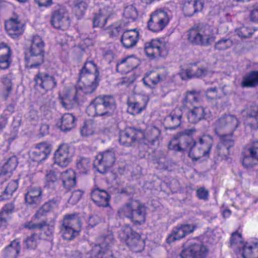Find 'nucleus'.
Segmentation results:
<instances>
[{
    "label": "nucleus",
    "instance_id": "f257e3e1",
    "mask_svg": "<svg viewBox=\"0 0 258 258\" xmlns=\"http://www.w3.org/2000/svg\"><path fill=\"white\" fill-rule=\"evenodd\" d=\"M99 74L97 65L94 61H86L80 72L79 81L83 83V86L68 89L64 96L60 98L62 106L69 110L83 103L85 98L83 93H92L98 86Z\"/></svg>",
    "mask_w": 258,
    "mask_h": 258
},
{
    "label": "nucleus",
    "instance_id": "f03ea898",
    "mask_svg": "<svg viewBox=\"0 0 258 258\" xmlns=\"http://www.w3.org/2000/svg\"><path fill=\"white\" fill-rule=\"evenodd\" d=\"M116 108V101L112 95H99L90 101L86 111L90 116L106 119L112 116Z\"/></svg>",
    "mask_w": 258,
    "mask_h": 258
},
{
    "label": "nucleus",
    "instance_id": "7ed1b4c3",
    "mask_svg": "<svg viewBox=\"0 0 258 258\" xmlns=\"http://www.w3.org/2000/svg\"><path fill=\"white\" fill-rule=\"evenodd\" d=\"M44 42L39 36L33 37L31 46L25 57L26 68H37L44 62Z\"/></svg>",
    "mask_w": 258,
    "mask_h": 258
},
{
    "label": "nucleus",
    "instance_id": "20e7f679",
    "mask_svg": "<svg viewBox=\"0 0 258 258\" xmlns=\"http://www.w3.org/2000/svg\"><path fill=\"white\" fill-rule=\"evenodd\" d=\"M187 38L193 45L207 47L215 41L216 37L208 25L201 24L189 30Z\"/></svg>",
    "mask_w": 258,
    "mask_h": 258
},
{
    "label": "nucleus",
    "instance_id": "39448f33",
    "mask_svg": "<svg viewBox=\"0 0 258 258\" xmlns=\"http://www.w3.org/2000/svg\"><path fill=\"white\" fill-rule=\"evenodd\" d=\"M118 238L134 252H141L144 249V240L141 238L139 233L128 225H125L118 231Z\"/></svg>",
    "mask_w": 258,
    "mask_h": 258
},
{
    "label": "nucleus",
    "instance_id": "423d86ee",
    "mask_svg": "<svg viewBox=\"0 0 258 258\" xmlns=\"http://www.w3.org/2000/svg\"><path fill=\"white\" fill-rule=\"evenodd\" d=\"M170 19L168 11L162 9H157L150 15L148 27L154 32L162 31L168 25Z\"/></svg>",
    "mask_w": 258,
    "mask_h": 258
},
{
    "label": "nucleus",
    "instance_id": "0eeeda50",
    "mask_svg": "<svg viewBox=\"0 0 258 258\" xmlns=\"http://www.w3.org/2000/svg\"><path fill=\"white\" fill-rule=\"evenodd\" d=\"M145 138L144 131L135 126H127L119 132L118 141L124 147H132L137 141Z\"/></svg>",
    "mask_w": 258,
    "mask_h": 258
},
{
    "label": "nucleus",
    "instance_id": "6e6552de",
    "mask_svg": "<svg viewBox=\"0 0 258 258\" xmlns=\"http://www.w3.org/2000/svg\"><path fill=\"white\" fill-rule=\"evenodd\" d=\"M213 144V138L209 135H204L199 138L198 142L196 141V148L190 152V155L194 157L195 161L202 157L208 158Z\"/></svg>",
    "mask_w": 258,
    "mask_h": 258
},
{
    "label": "nucleus",
    "instance_id": "1a4fd4ad",
    "mask_svg": "<svg viewBox=\"0 0 258 258\" xmlns=\"http://www.w3.org/2000/svg\"><path fill=\"white\" fill-rule=\"evenodd\" d=\"M116 159L115 153L112 149L100 153L96 156L94 166L101 174L107 173L114 164Z\"/></svg>",
    "mask_w": 258,
    "mask_h": 258
},
{
    "label": "nucleus",
    "instance_id": "9d476101",
    "mask_svg": "<svg viewBox=\"0 0 258 258\" xmlns=\"http://www.w3.org/2000/svg\"><path fill=\"white\" fill-rule=\"evenodd\" d=\"M208 249L200 241H191L185 244L180 253L181 258H206Z\"/></svg>",
    "mask_w": 258,
    "mask_h": 258
},
{
    "label": "nucleus",
    "instance_id": "9b49d317",
    "mask_svg": "<svg viewBox=\"0 0 258 258\" xmlns=\"http://www.w3.org/2000/svg\"><path fill=\"white\" fill-rule=\"evenodd\" d=\"M50 22L54 28L66 30L71 24L68 11L62 6H56L51 13Z\"/></svg>",
    "mask_w": 258,
    "mask_h": 258
},
{
    "label": "nucleus",
    "instance_id": "f8f14e48",
    "mask_svg": "<svg viewBox=\"0 0 258 258\" xmlns=\"http://www.w3.org/2000/svg\"><path fill=\"white\" fill-rule=\"evenodd\" d=\"M144 52L151 58L157 57H165L168 50L164 42L159 39H152L145 43Z\"/></svg>",
    "mask_w": 258,
    "mask_h": 258
},
{
    "label": "nucleus",
    "instance_id": "ddd939ff",
    "mask_svg": "<svg viewBox=\"0 0 258 258\" xmlns=\"http://www.w3.org/2000/svg\"><path fill=\"white\" fill-rule=\"evenodd\" d=\"M34 81L36 89H41L45 92L53 89L57 85L55 76L45 72H39L35 75Z\"/></svg>",
    "mask_w": 258,
    "mask_h": 258
},
{
    "label": "nucleus",
    "instance_id": "4468645a",
    "mask_svg": "<svg viewBox=\"0 0 258 258\" xmlns=\"http://www.w3.org/2000/svg\"><path fill=\"white\" fill-rule=\"evenodd\" d=\"M211 117V111L202 106H194L187 113L188 121L191 124H196L203 120H209Z\"/></svg>",
    "mask_w": 258,
    "mask_h": 258
},
{
    "label": "nucleus",
    "instance_id": "2eb2a0df",
    "mask_svg": "<svg viewBox=\"0 0 258 258\" xmlns=\"http://www.w3.org/2000/svg\"><path fill=\"white\" fill-rule=\"evenodd\" d=\"M72 156L69 145L67 144H61L54 154V164L66 167L71 162Z\"/></svg>",
    "mask_w": 258,
    "mask_h": 258
},
{
    "label": "nucleus",
    "instance_id": "dca6fc26",
    "mask_svg": "<svg viewBox=\"0 0 258 258\" xmlns=\"http://www.w3.org/2000/svg\"><path fill=\"white\" fill-rule=\"evenodd\" d=\"M36 219H33L30 221H27L23 224V227L27 229L39 230L43 232L44 234L49 239L52 238L53 233L54 226L48 223L47 220H42L39 222H35Z\"/></svg>",
    "mask_w": 258,
    "mask_h": 258
},
{
    "label": "nucleus",
    "instance_id": "f3484780",
    "mask_svg": "<svg viewBox=\"0 0 258 258\" xmlns=\"http://www.w3.org/2000/svg\"><path fill=\"white\" fill-rule=\"evenodd\" d=\"M239 124L238 118L234 115L225 114L219 118L215 122V131L221 130H228L234 132Z\"/></svg>",
    "mask_w": 258,
    "mask_h": 258
},
{
    "label": "nucleus",
    "instance_id": "a211bd4d",
    "mask_svg": "<svg viewBox=\"0 0 258 258\" xmlns=\"http://www.w3.org/2000/svg\"><path fill=\"white\" fill-rule=\"evenodd\" d=\"M182 112L180 108H175L164 120L163 125L165 130H174L181 124Z\"/></svg>",
    "mask_w": 258,
    "mask_h": 258
},
{
    "label": "nucleus",
    "instance_id": "6ab92c4d",
    "mask_svg": "<svg viewBox=\"0 0 258 258\" xmlns=\"http://www.w3.org/2000/svg\"><path fill=\"white\" fill-rule=\"evenodd\" d=\"M90 196L92 200L98 207L109 206L110 196L106 190L99 187L95 188L92 190Z\"/></svg>",
    "mask_w": 258,
    "mask_h": 258
},
{
    "label": "nucleus",
    "instance_id": "aec40b11",
    "mask_svg": "<svg viewBox=\"0 0 258 258\" xmlns=\"http://www.w3.org/2000/svg\"><path fill=\"white\" fill-rule=\"evenodd\" d=\"M5 29L9 35L14 39L18 38L24 31L23 25L17 18H11L5 23Z\"/></svg>",
    "mask_w": 258,
    "mask_h": 258
},
{
    "label": "nucleus",
    "instance_id": "412c9836",
    "mask_svg": "<svg viewBox=\"0 0 258 258\" xmlns=\"http://www.w3.org/2000/svg\"><path fill=\"white\" fill-rule=\"evenodd\" d=\"M139 37V33L136 29L125 31L120 38L122 46L130 49L134 47L137 43Z\"/></svg>",
    "mask_w": 258,
    "mask_h": 258
},
{
    "label": "nucleus",
    "instance_id": "4be33fe9",
    "mask_svg": "<svg viewBox=\"0 0 258 258\" xmlns=\"http://www.w3.org/2000/svg\"><path fill=\"white\" fill-rule=\"evenodd\" d=\"M114 240L113 236L111 233L101 237V243L96 244L93 246L91 251V255H97L101 254L102 251L109 250Z\"/></svg>",
    "mask_w": 258,
    "mask_h": 258
},
{
    "label": "nucleus",
    "instance_id": "5701e85b",
    "mask_svg": "<svg viewBox=\"0 0 258 258\" xmlns=\"http://www.w3.org/2000/svg\"><path fill=\"white\" fill-rule=\"evenodd\" d=\"M42 191L40 187H32L25 194L26 203L32 207L40 204L42 201Z\"/></svg>",
    "mask_w": 258,
    "mask_h": 258
},
{
    "label": "nucleus",
    "instance_id": "b1692460",
    "mask_svg": "<svg viewBox=\"0 0 258 258\" xmlns=\"http://www.w3.org/2000/svg\"><path fill=\"white\" fill-rule=\"evenodd\" d=\"M166 78V75L165 73L150 72L146 74L143 79V81L146 86L150 88H153L155 85L165 80Z\"/></svg>",
    "mask_w": 258,
    "mask_h": 258
},
{
    "label": "nucleus",
    "instance_id": "393cba45",
    "mask_svg": "<svg viewBox=\"0 0 258 258\" xmlns=\"http://www.w3.org/2000/svg\"><path fill=\"white\" fill-rule=\"evenodd\" d=\"M20 250V241L18 239H15L3 249L2 258H17Z\"/></svg>",
    "mask_w": 258,
    "mask_h": 258
},
{
    "label": "nucleus",
    "instance_id": "a878e982",
    "mask_svg": "<svg viewBox=\"0 0 258 258\" xmlns=\"http://www.w3.org/2000/svg\"><path fill=\"white\" fill-rule=\"evenodd\" d=\"M133 210L130 219L135 225H141L146 219V207L137 201V205Z\"/></svg>",
    "mask_w": 258,
    "mask_h": 258
},
{
    "label": "nucleus",
    "instance_id": "bb28decb",
    "mask_svg": "<svg viewBox=\"0 0 258 258\" xmlns=\"http://www.w3.org/2000/svg\"><path fill=\"white\" fill-rule=\"evenodd\" d=\"M126 104L127 112L133 115L141 113L142 111L146 108L147 105V103L138 100L134 97L128 98Z\"/></svg>",
    "mask_w": 258,
    "mask_h": 258
},
{
    "label": "nucleus",
    "instance_id": "cd10ccee",
    "mask_svg": "<svg viewBox=\"0 0 258 258\" xmlns=\"http://www.w3.org/2000/svg\"><path fill=\"white\" fill-rule=\"evenodd\" d=\"M138 66V61L135 58L127 57L122 59L116 66V71L121 73H125L136 69Z\"/></svg>",
    "mask_w": 258,
    "mask_h": 258
},
{
    "label": "nucleus",
    "instance_id": "c85d7f7f",
    "mask_svg": "<svg viewBox=\"0 0 258 258\" xmlns=\"http://www.w3.org/2000/svg\"><path fill=\"white\" fill-rule=\"evenodd\" d=\"M60 201L58 198H53L44 204L41 208L33 216V219L38 220L41 216H44L46 213L57 208Z\"/></svg>",
    "mask_w": 258,
    "mask_h": 258
},
{
    "label": "nucleus",
    "instance_id": "c756f323",
    "mask_svg": "<svg viewBox=\"0 0 258 258\" xmlns=\"http://www.w3.org/2000/svg\"><path fill=\"white\" fill-rule=\"evenodd\" d=\"M203 7V4L200 1H189L184 4L182 11L185 16L190 17L201 11Z\"/></svg>",
    "mask_w": 258,
    "mask_h": 258
},
{
    "label": "nucleus",
    "instance_id": "7c9ffc66",
    "mask_svg": "<svg viewBox=\"0 0 258 258\" xmlns=\"http://www.w3.org/2000/svg\"><path fill=\"white\" fill-rule=\"evenodd\" d=\"M62 223L80 231L81 230L82 222L78 213H74L66 214L63 216Z\"/></svg>",
    "mask_w": 258,
    "mask_h": 258
},
{
    "label": "nucleus",
    "instance_id": "2f4dec72",
    "mask_svg": "<svg viewBox=\"0 0 258 258\" xmlns=\"http://www.w3.org/2000/svg\"><path fill=\"white\" fill-rule=\"evenodd\" d=\"M77 118L72 113H64L61 117L59 128L61 131L66 132L75 128Z\"/></svg>",
    "mask_w": 258,
    "mask_h": 258
},
{
    "label": "nucleus",
    "instance_id": "473e14b6",
    "mask_svg": "<svg viewBox=\"0 0 258 258\" xmlns=\"http://www.w3.org/2000/svg\"><path fill=\"white\" fill-rule=\"evenodd\" d=\"M61 179L64 187L68 190H71L76 184V173L71 169L61 173Z\"/></svg>",
    "mask_w": 258,
    "mask_h": 258
},
{
    "label": "nucleus",
    "instance_id": "72a5a7b5",
    "mask_svg": "<svg viewBox=\"0 0 258 258\" xmlns=\"http://www.w3.org/2000/svg\"><path fill=\"white\" fill-rule=\"evenodd\" d=\"M58 184V173L53 170L49 171L45 175L44 187L53 190Z\"/></svg>",
    "mask_w": 258,
    "mask_h": 258
},
{
    "label": "nucleus",
    "instance_id": "f704fd0d",
    "mask_svg": "<svg viewBox=\"0 0 258 258\" xmlns=\"http://www.w3.org/2000/svg\"><path fill=\"white\" fill-rule=\"evenodd\" d=\"M243 258H258V241L251 244L246 243L242 249Z\"/></svg>",
    "mask_w": 258,
    "mask_h": 258
},
{
    "label": "nucleus",
    "instance_id": "c9c22d12",
    "mask_svg": "<svg viewBox=\"0 0 258 258\" xmlns=\"http://www.w3.org/2000/svg\"><path fill=\"white\" fill-rule=\"evenodd\" d=\"M18 163L17 157L15 155L5 159L2 167V173L4 175L11 174L16 168Z\"/></svg>",
    "mask_w": 258,
    "mask_h": 258
},
{
    "label": "nucleus",
    "instance_id": "e433bc0d",
    "mask_svg": "<svg viewBox=\"0 0 258 258\" xmlns=\"http://www.w3.org/2000/svg\"><path fill=\"white\" fill-rule=\"evenodd\" d=\"M137 201H132L126 203L117 211V215L121 218H127L130 219L133 209L137 207Z\"/></svg>",
    "mask_w": 258,
    "mask_h": 258
},
{
    "label": "nucleus",
    "instance_id": "4c0bfd02",
    "mask_svg": "<svg viewBox=\"0 0 258 258\" xmlns=\"http://www.w3.org/2000/svg\"><path fill=\"white\" fill-rule=\"evenodd\" d=\"M242 88H251L258 85V71H251L246 75L241 83Z\"/></svg>",
    "mask_w": 258,
    "mask_h": 258
},
{
    "label": "nucleus",
    "instance_id": "58836bf2",
    "mask_svg": "<svg viewBox=\"0 0 258 258\" xmlns=\"http://www.w3.org/2000/svg\"><path fill=\"white\" fill-rule=\"evenodd\" d=\"M108 16L104 9H100L98 13H95L93 18V27H104L108 20Z\"/></svg>",
    "mask_w": 258,
    "mask_h": 258
},
{
    "label": "nucleus",
    "instance_id": "ea45409f",
    "mask_svg": "<svg viewBox=\"0 0 258 258\" xmlns=\"http://www.w3.org/2000/svg\"><path fill=\"white\" fill-rule=\"evenodd\" d=\"M60 232L62 234L63 238L67 240H71L75 237L78 236L79 234L80 231L76 229L68 226L62 223L60 226Z\"/></svg>",
    "mask_w": 258,
    "mask_h": 258
},
{
    "label": "nucleus",
    "instance_id": "a19ab883",
    "mask_svg": "<svg viewBox=\"0 0 258 258\" xmlns=\"http://www.w3.org/2000/svg\"><path fill=\"white\" fill-rule=\"evenodd\" d=\"M89 2L84 0H75L74 2V11L78 19H81L85 14Z\"/></svg>",
    "mask_w": 258,
    "mask_h": 258
},
{
    "label": "nucleus",
    "instance_id": "79ce46f5",
    "mask_svg": "<svg viewBox=\"0 0 258 258\" xmlns=\"http://www.w3.org/2000/svg\"><path fill=\"white\" fill-rule=\"evenodd\" d=\"M180 139V144L182 148L183 152L185 151L188 152V156L195 161L194 157L190 155V152L196 148V141L191 137L179 138Z\"/></svg>",
    "mask_w": 258,
    "mask_h": 258
},
{
    "label": "nucleus",
    "instance_id": "37998d69",
    "mask_svg": "<svg viewBox=\"0 0 258 258\" xmlns=\"http://www.w3.org/2000/svg\"><path fill=\"white\" fill-rule=\"evenodd\" d=\"M76 166L80 173L87 174L91 168V160L89 158L81 157L77 160Z\"/></svg>",
    "mask_w": 258,
    "mask_h": 258
},
{
    "label": "nucleus",
    "instance_id": "c03bdc74",
    "mask_svg": "<svg viewBox=\"0 0 258 258\" xmlns=\"http://www.w3.org/2000/svg\"><path fill=\"white\" fill-rule=\"evenodd\" d=\"M244 245L241 234L237 232L233 233L230 238V246L236 251L242 249Z\"/></svg>",
    "mask_w": 258,
    "mask_h": 258
},
{
    "label": "nucleus",
    "instance_id": "a18cd8bd",
    "mask_svg": "<svg viewBox=\"0 0 258 258\" xmlns=\"http://www.w3.org/2000/svg\"><path fill=\"white\" fill-rule=\"evenodd\" d=\"M185 237L181 225L173 228L171 233L167 238V243H170Z\"/></svg>",
    "mask_w": 258,
    "mask_h": 258
},
{
    "label": "nucleus",
    "instance_id": "49530a36",
    "mask_svg": "<svg viewBox=\"0 0 258 258\" xmlns=\"http://www.w3.org/2000/svg\"><path fill=\"white\" fill-rule=\"evenodd\" d=\"M40 239V236L38 234L34 233L28 236L24 241L27 249H35L38 245Z\"/></svg>",
    "mask_w": 258,
    "mask_h": 258
},
{
    "label": "nucleus",
    "instance_id": "de8ad7c7",
    "mask_svg": "<svg viewBox=\"0 0 258 258\" xmlns=\"http://www.w3.org/2000/svg\"><path fill=\"white\" fill-rule=\"evenodd\" d=\"M255 161H258V156L250 155L247 152H244L242 163L245 168H252L255 164Z\"/></svg>",
    "mask_w": 258,
    "mask_h": 258
},
{
    "label": "nucleus",
    "instance_id": "09e8293b",
    "mask_svg": "<svg viewBox=\"0 0 258 258\" xmlns=\"http://www.w3.org/2000/svg\"><path fill=\"white\" fill-rule=\"evenodd\" d=\"M255 29L252 27L243 26L235 30L236 35L241 38H248L255 32Z\"/></svg>",
    "mask_w": 258,
    "mask_h": 258
},
{
    "label": "nucleus",
    "instance_id": "8fccbe9b",
    "mask_svg": "<svg viewBox=\"0 0 258 258\" xmlns=\"http://www.w3.org/2000/svg\"><path fill=\"white\" fill-rule=\"evenodd\" d=\"M233 45V41L229 38H222L217 41L214 45V48L219 51L225 50L230 48Z\"/></svg>",
    "mask_w": 258,
    "mask_h": 258
},
{
    "label": "nucleus",
    "instance_id": "3c124183",
    "mask_svg": "<svg viewBox=\"0 0 258 258\" xmlns=\"http://www.w3.org/2000/svg\"><path fill=\"white\" fill-rule=\"evenodd\" d=\"M233 135V132H231L228 134H223L220 136L221 143L226 147L228 151L234 145V141L232 139Z\"/></svg>",
    "mask_w": 258,
    "mask_h": 258
},
{
    "label": "nucleus",
    "instance_id": "603ef678",
    "mask_svg": "<svg viewBox=\"0 0 258 258\" xmlns=\"http://www.w3.org/2000/svg\"><path fill=\"white\" fill-rule=\"evenodd\" d=\"M247 119L251 127L258 128V108L247 112Z\"/></svg>",
    "mask_w": 258,
    "mask_h": 258
},
{
    "label": "nucleus",
    "instance_id": "864d4df0",
    "mask_svg": "<svg viewBox=\"0 0 258 258\" xmlns=\"http://www.w3.org/2000/svg\"><path fill=\"white\" fill-rule=\"evenodd\" d=\"M123 16L132 21H135L138 16V12L136 8L133 5H130L124 8Z\"/></svg>",
    "mask_w": 258,
    "mask_h": 258
},
{
    "label": "nucleus",
    "instance_id": "5fc2aeb1",
    "mask_svg": "<svg viewBox=\"0 0 258 258\" xmlns=\"http://www.w3.org/2000/svg\"><path fill=\"white\" fill-rule=\"evenodd\" d=\"M200 94L199 92L195 90L189 91L186 92L184 101L185 102L193 103H197L200 101Z\"/></svg>",
    "mask_w": 258,
    "mask_h": 258
},
{
    "label": "nucleus",
    "instance_id": "6e6d98bb",
    "mask_svg": "<svg viewBox=\"0 0 258 258\" xmlns=\"http://www.w3.org/2000/svg\"><path fill=\"white\" fill-rule=\"evenodd\" d=\"M161 134V131L159 128L154 126L151 130V137L148 139V142L151 145H158Z\"/></svg>",
    "mask_w": 258,
    "mask_h": 258
},
{
    "label": "nucleus",
    "instance_id": "4d7b16f0",
    "mask_svg": "<svg viewBox=\"0 0 258 258\" xmlns=\"http://www.w3.org/2000/svg\"><path fill=\"white\" fill-rule=\"evenodd\" d=\"M35 148L40 150L41 153H43L47 158L52 150V146L48 142H43L36 145Z\"/></svg>",
    "mask_w": 258,
    "mask_h": 258
},
{
    "label": "nucleus",
    "instance_id": "13d9d810",
    "mask_svg": "<svg viewBox=\"0 0 258 258\" xmlns=\"http://www.w3.org/2000/svg\"><path fill=\"white\" fill-rule=\"evenodd\" d=\"M15 205L14 202L8 203L4 205L0 212V215L2 217H7V220L9 218V215L12 214L15 210Z\"/></svg>",
    "mask_w": 258,
    "mask_h": 258
},
{
    "label": "nucleus",
    "instance_id": "bf43d9fd",
    "mask_svg": "<svg viewBox=\"0 0 258 258\" xmlns=\"http://www.w3.org/2000/svg\"><path fill=\"white\" fill-rule=\"evenodd\" d=\"M197 63H194L192 64V68H194L193 71L194 78H203L205 77L208 73V70L204 67L196 68Z\"/></svg>",
    "mask_w": 258,
    "mask_h": 258
},
{
    "label": "nucleus",
    "instance_id": "052dcab7",
    "mask_svg": "<svg viewBox=\"0 0 258 258\" xmlns=\"http://www.w3.org/2000/svg\"><path fill=\"white\" fill-rule=\"evenodd\" d=\"M80 132L82 136L84 137H87L93 135L94 133V130L93 128V124L92 122H85L84 125L81 129Z\"/></svg>",
    "mask_w": 258,
    "mask_h": 258
},
{
    "label": "nucleus",
    "instance_id": "680f3d73",
    "mask_svg": "<svg viewBox=\"0 0 258 258\" xmlns=\"http://www.w3.org/2000/svg\"><path fill=\"white\" fill-rule=\"evenodd\" d=\"M31 158L34 162L37 163H40L47 158L46 155H44L43 153H41L40 150H37L36 148L31 152Z\"/></svg>",
    "mask_w": 258,
    "mask_h": 258
},
{
    "label": "nucleus",
    "instance_id": "e2e57ef3",
    "mask_svg": "<svg viewBox=\"0 0 258 258\" xmlns=\"http://www.w3.org/2000/svg\"><path fill=\"white\" fill-rule=\"evenodd\" d=\"M83 192L80 190H74L68 200V203L72 205L76 204L81 199Z\"/></svg>",
    "mask_w": 258,
    "mask_h": 258
},
{
    "label": "nucleus",
    "instance_id": "0e129e2a",
    "mask_svg": "<svg viewBox=\"0 0 258 258\" xmlns=\"http://www.w3.org/2000/svg\"><path fill=\"white\" fill-rule=\"evenodd\" d=\"M12 54V50L8 44L4 42L0 43V56L11 57Z\"/></svg>",
    "mask_w": 258,
    "mask_h": 258
},
{
    "label": "nucleus",
    "instance_id": "69168bd1",
    "mask_svg": "<svg viewBox=\"0 0 258 258\" xmlns=\"http://www.w3.org/2000/svg\"><path fill=\"white\" fill-rule=\"evenodd\" d=\"M2 83L5 86V88L7 92V94L5 95L6 98H7L10 93L12 90L13 83L12 80L7 76L4 77L2 80Z\"/></svg>",
    "mask_w": 258,
    "mask_h": 258
},
{
    "label": "nucleus",
    "instance_id": "338daca9",
    "mask_svg": "<svg viewBox=\"0 0 258 258\" xmlns=\"http://www.w3.org/2000/svg\"><path fill=\"white\" fill-rule=\"evenodd\" d=\"M194 68H188L186 70H183L179 73V76L182 80L190 79L194 78L193 71Z\"/></svg>",
    "mask_w": 258,
    "mask_h": 258
},
{
    "label": "nucleus",
    "instance_id": "774afa93",
    "mask_svg": "<svg viewBox=\"0 0 258 258\" xmlns=\"http://www.w3.org/2000/svg\"><path fill=\"white\" fill-rule=\"evenodd\" d=\"M249 19L253 22L258 23V2L253 5L250 12Z\"/></svg>",
    "mask_w": 258,
    "mask_h": 258
}]
</instances>
